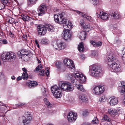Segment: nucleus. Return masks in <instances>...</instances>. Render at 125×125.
Masks as SVG:
<instances>
[{"mask_svg": "<svg viewBox=\"0 0 125 125\" xmlns=\"http://www.w3.org/2000/svg\"><path fill=\"white\" fill-rule=\"evenodd\" d=\"M25 105V103H20L18 104H16V107L17 108L19 107H22V106Z\"/></svg>", "mask_w": 125, "mask_h": 125, "instance_id": "obj_36", "label": "nucleus"}, {"mask_svg": "<svg viewBox=\"0 0 125 125\" xmlns=\"http://www.w3.org/2000/svg\"><path fill=\"white\" fill-rule=\"evenodd\" d=\"M15 58V54L11 52H7L5 54H2L1 56V59L4 61H6L7 60L9 61L14 60Z\"/></svg>", "mask_w": 125, "mask_h": 125, "instance_id": "obj_6", "label": "nucleus"}, {"mask_svg": "<svg viewBox=\"0 0 125 125\" xmlns=\"http://www.w3.org/2000/svg\"><path fill=\"white\" fill-rule=\"evenodd\" d=\"M43 100L44 103L48 107H51V104H50L49 102L46 98H44Z\"/></svg>", "mask_w": 125, "mask_h": 125, "instance_id": "obj_30", "label": "nucleus"}, {"mask_svg": "<svg viewBox=\"0 0 125 125\" xmlns=\"http://www.w3.org/2000/svg\"><path fill=\"white\" fill-rule=\"evenodd\" d=\"M118 103L117 98L115 96L111 97L110 102V104L111 105H114Z\"/></svg>", "mask_w": 125, "mask_h": 125, "instance_id": "obj_15", "label": "nucleus"}, {"mask_svg": "<svg viewBox=\"0 0 125 125\" xmlns=\"http://www.w3.org/2000/svg\"><path fill=\"white\" fill-rule=\"evenodd\" d=\"M90 70L91 75L94 77L100 75L102 71L101 68L97 65H93Z\"/></svg>", "mask_w": 125, "mask_h": 125, "instance_id": "obj_7", "label": "nucleus"}, {"mask_svg": "<svg viewBox=\"0 0 125 125\" xmlns=\"http://www.w3.org/2000/svg\"><path fill=\"white\" fill-rule=\"evenodd\" d=\"M22 79H23V78H22V76L21 77L20 76L18 77L17 78V81H19V80H21Z\"/></svg>", "mask_w": 125, "mask_h": 125, "instance_id": "obj_49", "label": "nucleus"}, {"mask_svg": "<svg viewBox=\"0 0 125 125\" xmlns=\"http://www.w3.org/2000/svg\"><path fill=\"white\" fill-rule=\"evenodd\" d=\"M46 75L47 76H48V75L49 74V72L48 70H47V72L46 73Z\"/></svg>", "mask_w": 125, "mask_h": 125, "instance_id": "obj_55", "label": "nucleus"}, {"mask_svg": "<svg viewBox=\"0 0 125 125\" xmlns=\"http://www.w3.org/2000/svg\"><path fill=\"white\" fill-rule=\"evenodd\" d=\"M111 15L113 18L115 19H119L120 17V15L119 12H115L111 14Z\"/></svg>", "mask_w": 125, "mask_h": 125, "instance_id": "obj_21", "label": "nucleus"}, {"mask_svg": "<svg viewBox=\"0 0 125 125\" xmlns=\"http://www.w3.org/2000/svg\"><path fill=\"white\" fill-rule=\"evenodd\" d=\"M63 63L70 70L73 71L75 70V68L74 64L72 61L69 59H65L63 61Z\"/></svg>", "mask_w": 125, "mask_h": 125, "instance_id": "obj_8", "label": "nucleus"}, {"mask_svg": "<svg viewBox=\"0 0 125 125\" xmlns=\"http://www.w3.org/2000/svg\"><path fill=\"white\" fill-rule=\"evenodd\" d=\"M80 100L81 102H86L88 99L86 96L84 95H82L79 96Z\"/></svg>", "mask_w": 125, "mask_h": 125, "instance_id": "obj_20", "label": "nucleus"}, {"mask_svg": "<svg viewBox=\"0 0 125 125\" xmlns=\"http://www.w3.org/2000/svg\"><path fill=\"white\" fill-rule=\"evenodd\" d=\"M2 42L3 44H6L8 43L7 41L5 39H3L2 40H0V42Z\"/></svg>", "mask_w": 125, "mask_h": 125, "instance_id": "obj_40", "label": "nucleus"}, {"mask_svg": "<svg viewBox=\"0 0 125 125\" xmlns=\"http://www.w3.org/2000/svg\"><path fill=\"white\" fill-rule=\"evenodd\" d=\"M23 71L24 72V73H27L28 72L27 70L25 68H23L22 69Z\"/></svg>", "mask_w": 125, "mask_h": 125, "instance_id": "obj_50", "label": "nucleus"}, {"mask_svg": "<svg viewBox=\"0 0 125 125\" xmlns=\"http://www.w3.org/2000/svg\"><path fill=\"white\" fill-rule=\"evenodd\" d=\"M97 53V52L96 51H93L92 52L91 54L93 56H95L96 55Z\"/></svg>", "mask_w": 125, "mask_h": 125, "instance_id": "obj_44", "label": "nucleus"}, {"mask_svg": "<svg viewBox=\"0 0 125 125\" xmlns=\"http://www.w3.org/2000/svg\"><path fill=\"white\" fill-rule=\"evenodd\" d=\"M45 27L46 29H47L48 30L50 31L53 30L54 28V27L52 25L49 24L46 25Z\"/></svg>", "mask_w": 125, "mask_h": 125, "instance_id": "obj_29", "label": "nucleus"}, {"mask_svg": "<svg viewBox=\"0 0 125 125\" xmlns=\"http://www.w3.org/2000/svg\"><path fill=\"white\" fill-rule=\"evenodd\" d=\"M47 29L45 26L42 25H39L38 26L37 31L39 35L41 36L44 35L46 32Z\"/></svg>", "mask_w": 125, "mask_h": 125, "instance_id": "obj_10", "label": "nucleus"}, {"mask_svg": "<svg viewBox=\"0 0 125 125\" xmlns=\"http://www.w3.org/2000/svg\"><path fill=\"white\" fill-rule=\"evenodd\" d=\"M63 12L58 15H54V20L56 22H58L60 24H62L63 27L64 29L71 28H72V24L68 20L63 18ZM62 36L63 38L65 40L70 39L71 36V34L69 30L65 29L63 31Z\"/></svg>", "mask_w": 125, "mask_h": 125, "instance_id": "obj_1", "label": "nucleus"}, {"mask_svg": "<svg viewBox=\"0 0 125 125\" xmlns=\"http://www.w3.org/2000/svg\"><path fill=\"white\" fill-rule=\"evenodd\" d=\"M2 3L4 5H6L8 2V0H0Z\"/></svg>", "mask_w": 125, "mask_h": 125, "instance_id": "obj_38", "label": "nucleus"}, {"mask_svg": "<svg viewBox=\"0 0 125 125\" xmlns=\"http://www.w3.org/2000/svg\"><path fill=\"white\" fill-rule=\"evenodd\" d=\"M8 22L9 23L11 24H15L18 22V20L11 17H10L9 18Z\"/></svg>", "mask_w": 125, "mask_h": 125, "instance_id": "obj_22", "label": "nucleus"}, {"mask_svg": "<svg viewBox=\"0 0 125 125\" xmlns=\"http://www.w3.org/2000/svg\"><path fill=\"white\" fill-rule=\"evenodd\" d=\"M83 27L84 29H89L90 31L92 29V27L89 24L85 25L83 26Z\"/></svg>", "mask_w": 125, "mask_h": 125, "instance_id": "obj_32", "label": "nucleus"}, {"mask_svg": "<svg viewBox=\"0 0 125 125\" xmlns=\"http://www.w3.org/2000/svg\"><path fill=\"white\" fill-rule=\"evenodd\" d=\"M1 62L0 61V65L1 64Z\"/></svg>", "mask_w": 125, "mask_h": 125, "instance_id": "obj_63", "label": "nucleus"}, {"mask_svg": "<svg viewBox=\"0 0 125 125\" xmlns=\"http://www.w3.org/2000/svg\"><path fill=\"white\" fill-rule=\"evenodd\" d=\"M37 60H38V62L39 63H41V61H40V60H39L38 59H37Z\"/></svg>", "mask_w": 125, "mask_h": 125, "instance_id": "obj_61", "label": "nucleus"}, {"mask_svg": "<svg viewBox=\"0 0 125 125\" xmlns=\"http://www.w3.org/2000/svg\"><path fill=\"white\" fill-rule=\"evenodd\" d=\"M21 17L22 19L24 21H28L30 20L31 18L27 15L22 14Z\"/></svg>", "mask_w": 125, "mask_h": 125, "instance_id": "obj_27", "label": "nucleus"}, {"mask_svg": "<svg viewBox=\"0 0 125 125\" xmlns=\"http://www.w3.org/2000/svg\"><path fill=\"white\" fill-rule=\"evenodd\" d=\"M121 86H120L121 89V93H124L125 92V82H121Z\"/></svg>", "mask_w": 125, "mask_h": 125, "instance_id": "obj_25", "label": "nucleus"}, {"mask_svg": "<svg viewBox=\"0 0 125 125\" xmlns=\"http://www.w3.org/2000/svg\"><path fill=\"white\" fill-rule=\"evenodd\" d=\"M52 125V124H49V125Z\"/></svg>", "mask_w": 125, "mask_h": 125, "instance_id": "obj_64", "label": "nucleus"}, {"mask_svg": "<svg viewBox=\"0 0 125 125\" xmlns=\"http://www.w3.org/2000/svg\"><path fill=\"white\" fill-rule=\"evenodd\" d=\"M3 76V74L1 73H0V77H1Z\"/></svg>", "mask_w": 125, "mask_h": 125, "instance_id": "obj_60", "label": "nucleus"}, {"mask_svg": "<svg viewBox=\"0 0 125 125\" xmlns=\"http://www.w3.org/2000/svg\"><path fill=\"white\" fill-rule=\"evenodd\" d=\"M22 55L23 56L26 55L27 56V54H26L27 53V51H25L24 50H21Z\"/></svg>", "mask_w": 125, "mask_h": 125, "instance_id": "obj_42", "label": "nucleus"}, {"mask_svg": "<svg viewBox=\"0 0 125 125\" xmlns=\"http://www.w3.org/2000/svg\"><path fill=\"white\" fill-rule=\"evenodd\" d=\"M9 35L12 38L14 36V35L13 33L11 31H10L9 32Z\"/></svg>", "mask_w": 125, "mask_h": 125, "instance_id": "obj_46", "label": "nucleus"}, {"mask_svg": "<svg viewBox=\"0 0 125 125\" xmlns=\"http://www.w3.org/2000/svg\"><path fill=\"white\" fill-rule=\"evenodd\" d=\"M80 57L82 59H85V56L83 54H81L80 55Z\"/></svg>", "mask_w": 125, "mask_h": 125, "instance_id": "obj_45", "label": "nucleus"}, {"mask_svg": "<svg viewBox=\"0 0 125 125\" xmlns=\"http://www.w3.org/2000/svg\"><path fill=\"white\" fill-rule=\"evenodd\" d=\"M43 96L44 97H45V96H47V94L46 93V91L45 90H44V92H43Z\"/></svg>", "mask_w": 125, "mask_h": 125, "instance_id": "obj_52", "label": "nucleus"}, {"mask_svg": "<svg viewBox=\"0 0 125 125\" xmlns=\"http://www.w3.org/2000/svg\"><path fill=\"white\" fill-rule=\"evenodd\" d=\"M23 38H25V40H26L27 39V36L26 35H24Z\"/></svg>", "mask_w": 125, "mask_h": 125, "instance_id": "obj_58", "label": "nucleus"}, {"mask_svg": "<svg viewBox=\"0 0 125 125\" xmlns=\"http://www.w3.org/2000/svg\"><path fill=\"white\" fill-rule=\"evenodd\" d=\"M60 62H57L56 63V65L57 66V67L58 68H59L60 67V66L59 65V64H60Z\"/></svg>", "mask_w": 125, "mask_h": 125, "instance_id": "obj_51", "label": "nucleus"}, {"mask_svg": "<svg viewBox=\"0 0 125 125\" xmlns=\"http://www.w3.org/2000/svg\"><path fill=\"white\" fill-rule=\"evenodd\" d=\"M21 50L18 51L17 52V54L18 55L21 56H22Z\"/></svg>", "mask_w": 125, "mask_h": 125, "instance_id": "obj_48", "label": "nucleus"}, {"mask_svg": "<svg viewBox=\"0 0 125 125\" xmlns=\"http://www.w3.org/2000/svg\"><path fill=\"white\" fill-rule=\"evenodd\" d=\"M15 2H16L17 0H14Z\"/></svg>", "mask_w": 125, "mask_h": 125, "instance_id": "obj_62", "label": "nucleus"}, {"mask_svg": "<svg viewBox=\"0 0 125 125\" xmlns=\"http://www.w3.org/2000/svg\"><path fill=\"white\" fill-rule=\"evenodd\" d=\"M86 32L85 31H83L78 33V35L79 38L81 40H84L85 39V35Z\"/></svg>", "mask_w": 125, "mask_h": 125, "instance_id": "obj_19", "label": "nucleus"}, {"mask_svg": "<svg viewBox=\"0 0 125 125\" xmlns=\"http://www.w3.org/2000/svg\"><path fill=\"white\" fill-rule=\"evenodd\" d=\"M75 86L78 90L82 92H84L85 89L83 88V85L81 84H76Z\"/></svg>", "mask_w": 125, "mask_h": 125, "instance_id": "obj_23", "label": "nucleus"}, {"mask_svg": "<svg viewBox=\"0 0 125 125\" xmlns=\"http://www.w3.org/2000/svg\"><path fill=\"white\" fill-rule=\"evenodd\" d=\"M78 50L81 52H83L84 49L83 45V43L81 42L78 45Z\"/></svg>", "mask_w": 125, "mask_h": 125, "instance_id": "obj_26", "label": "nucleus"}, {"mask_svg": "<svg viewBox=\"0 0 125 125\" xmlns=\"http://www.w3.org/2000/svg\"><path fill=\"white\" fill-rule=\"evenodd\" d=\"M35 44H36V45H37V47L39 48V44H38V42L37 41V40H35Z\"/></svg>", "mask_w": 125, "mask_h": 125, "instance_id": "obj_53", "label": "nucleus"}, {"mask_svg": "<svg viewBox=\"0 0 125 125\" xmlns=\"http://www.w3.org/2000/svg\"><path fill=\"white\" fill-rule=\"evenodd\" d=\"M104 90L103 86L99 85L94 87L93 89V91L95 94L98 95L103 93Z\"/></svg>", "mask_w": 125, "mask_h": 125, "instance_id": "obj_9", "label": "nucleus"}, {"mask_svg": "<svg viewBox=\"0 0 125 125\" xmlns=\"http://www.w3.org/2000/svg\"><path fill=\"white\" fill-rule=\"evenodd\" d=\"M92 123L93 124H97L98 123V121L96 117L94 118V119L92 120Z\"/></svg>", "mask_w": 125, "mask_h": 125, "instance_id": "obj_37", "label": "nucleus"}, {"mask_svg": "<svg viewBox=\"0 0 125 125\" xmlns=\"http://www.w3.org/2000/svg\"><path fill=\"white\" fill-rule=\"evenodd\" d=\"M77 114L72 112H70L67 116L68 120L71 122H73L77 118Z\"/></svg>", "mask_w": 125, "mask_h": 125, "instance_id": "obj_12", "label": "nucleus"}, {"mask_svg": "<svg viewBox=\"0 0 125 125\" xmlns=\"http://www.w3.org/2000/svg\"><path fill=\"white\" fill-rule=\"evenodd\" d=\"M59 87L54 85L52 87L51 91L54 96L59 98L62 95L61 92L59 90L61 89L62 91L67 92L72 91L74 90L73 86L71 84H68L66 82H60L59 83Z\"/></svg>", "mask_w": 125, "mask_h": 125, "instance_id": "obj_2", "label": "nucleus"}, {"mask_svg": "<svg viewBox=\"0 0 125 125\" xmlns=\"http://www.w3.org/2000/svg\"><path fill=\"white\" fill-rule=\"evenodd\" d=\"M76 12L77 13L82 15V16L86 18L87 20L90 21H93V19L91 16H87L85 14L83 13L82 12L79 11H76Z\"/></svg>", "mask_w": 125, "mask_h": 125, "instance_id": "obj_16", "label": "nucleus"}, {"mask_svg": "<svg viewBox=\"0 0 125 125\" xmlns=\"http://www.w3.org/2000/svg\"><path fill=\"white\" fill-rule=\"evenodd\" d=\"M82 125H91L89 123L87 122H85L83 123Z\"/></svg>", "mask_w": 125, "mask_h": 125, "instance_id": "obj_54", "label": "nucleus"}, {"mask_svg": "<svg viewBox=\"0 0 125 125\" xmlns=\"http://www.w3.org/2000/svg\"><path fill=\"white\" fill-rule=\"evenodd\" d=\"M46 6L45 4L43 3L41 4L38 9V15L39 16H42L44 14L45 10H46Z\"/></svg>", "mask_w": 125, "mask_h": 125, "instance_id": "obj_13", "label": "nucleus"}, {"mask_svg": "<svg viewBox=\"0 0 125 125\" xmlns=\"http://www.w3.org/2000/svg\"><path fill=\"white\" fill-rule=\"evenodd\" d=\"M101 120L102 122H110L111 121L109 117L106 115H104L102 119Z\"/></svg>", "mask_w": 125, "mask_h": 125, "instance_id": "obj_28", "label": "nucleus"}, {"mask_svg": "<svg viewBox=\"0 0 125 125\" xmlns=\"http://www.w3.org/2000/svg\"><path fill=\"white\" fill-rule=\"evenodd\" d=\"M96 14H97V17H100L103 20H105L108 18V14L101 11L99 9L97 10Z\"/></svg>", "mask_w": 125, "mask_h": 125, "instance_id": "obj_11", "label": "nucleus"}, {"mask_svg": "<svg viewBox=\"0 0 125 125\" xmlns=\"http://www.w3.org/2000/svg\"><path fill=\"white\" fill-rule=\"evenodd\" d=\"M26 84L30 88L34 87L38 85L37 82L34 81H28L27 82Z\"/></svg>", "mask_w": 125, "mask_h": 125, "instance_id": "obj_14", "label": "nucleus"}, {"mask_svg": "<svg viewBox=\"0 0 125 125\" xmlns=\"http://www.w3.org/2000/svg\"><path fill=\"white\" fill-rule=\"evenodd\" d=\"M26 116H23L21 118H19L18 120L19 122L21 121V120H22V122L24 125H28L31 122L32 120V117L31 114L29 112H26Z\"/></svg>", "mask_w": 125, "mask_h": 125, "instance_id": "obj_5", "label": "nucleus"}, {"mask_svg": "<svg viewBox=\"0 0 125 125\" xmlns=\"http://www.w3.org/2000/svg\"><path fill=\"white\" fill-rule=\"evenodd\" d=\"M68 78L71 80V82L74 83L76 80L82 83H84L86 81V77L83 74L79 72H76L72 74L69 75Z\"/></svg>", "mask_w": 125, "mask_h": 125, "instance_id": "obj_4", "label": "nucleus"}, {"mask_svg": "<svg viewBox=\"0 0 125 125\" xmlns=\"http://www.w3.org/2000/svg\"><path fill=\"white\" fill-rule=\"evenodd\" d=\"M108 112L110 114L114 115H116L118 114L117 110L112 108L108 110Z\"/></svg>", "mask_w": 125, "mask_h": 125, "instance_id": "obj_24", "label": "nucleus"}, {"mask_svg": "<svg viewBox=\"0 0 125 125\" xmlns=\"http://www.w3.org/2000/svg\"><path fill=\"white\" fill-rule=\"evenodd\" d=\"M41 43L44 44H47L48 43V39H43L41 40Z\"/></svg>", "mask_w": 125, "mask_h": 125, "instance_id": "obj_33", "label": "nucleus"}, {"mask_svg": "<svg viewBox=\"0 0 125 125\" xmlns=\"http://www.w3.org/2000/svg\"><path fill=\"white\" fill-rule=\"evenodd\" d=\"M32 4H34L36 3L38 0H28Z\"/></svg>", "mask_w": 125, "mask_h": 125, "instance_id": "obj_43", "label": "nucleus"}, {"mask_svg": "<svg viewBox=\"0 0 125 125\" xmlns=\"http://www.w3.org/2000/svg\"><path fill=\"white\" fill-rule=\"evenodd\" d=\"M80 23L81 25H83L84 24V20H81Z\"/></svg>", "mask_w": 125, "mask_h": 125, "instance_id": "obj_47", "label": "nucleus"}, {"mask_svg": "<svg viewBox=\"0 0 125 125\" xmlns=\"http://www.w3.org/2000/svg\"><path fill=\"white\" fill-rule=\"evenodd\" d=\"M106 99V98L104 96H102L99 99V101L101 102H103L105 101Z\"/></svg>", "mask_w": 125, "mask_h": 125, "instance_id": "obj_35", "label": "nucleus"}, {"mask_svg": "<svg viewBox=\"0 0 125 125\" xmlns=\"http://www.w3.org/2000/svg\"><path fill=\"white\" fill-rule=\"evenodd\" d=\"M40 74L42 76H44L45 73V72L44 70H42L40 71Z\"/></svg>", "mask_w": 125, "mask_h": 125, "instance_id": "obj_41", "label": "nucleus"}, {"mask_svg": "<svg viewBox=\"0 0 125 125\" xmlns=\"http://www.w3.org/2000/svg\"><path fill=\"white\" fill-rule=\"evenodd\" d=\"M22 76L23 79H27L28 78V75L27 73H23Z\"/></svg>", "mask_w": 125, "mask_h": 125, "instance_id": "obj_31", "label": "nucleus"}, {"mask_svg": "<svg viewBox=\"0 0 125 125\" xmlns=\"http://www.w3.org/2000/svg\"><path fill=\"white\" fill-rule=\"evenodd\" d=\"M11 79L12 80H15V76H11Z\"/></svg>", "mask_w": 125, "mask_h": 125, "instance_id": "obj_56", "label": "nucleus"}, {"mask_svg": "<svg viewBox=\"0 0 125 125\" xmlns=\"http://www.w3.org/2000/svg\"><path fill=\"white\" fill-rule=\"evenodd\" d=\"M91 2L94 5H97L99 3L98 0H91Z\"/></svg>", "mask_w": 125, "mask_h": 125, "instance_id": "obj_34", "label": "nucleus"}, {"mask_svg": "<svg viewBox=\"0 0 125 125\" xmlns=\"http://www.w3.org/2000/svg\"><path fill=\"white\" fill-rule=\"evenodd\" d=\"M123 103L124 104H125V94H124V99Z\"/></svg>", "mask_w": 125, "mask_h": 125, "instance_id": "obj_59", "label": "nucleus"}, {"mask_svg": "<svg viewBox=\"0 0 125 125\" xmlns=\"http://www.w3.org/2000/svg\"><path fill=\"white\" fill-rule=\"evenodd\" d=\"M57 46L58 48H56V50H60L64 49L66 46V44L65 43L63 42H61L60 43L57 44Z\"/></svg>", "mask_w": 125, "mask_h": 125, "instance_id": "obj_18", "label": "nucleus"}, {"mask_svg": "<svg viewBox=\"0 0 125 125\" xmlns=\"http://www.w3.org/2000/svg\"><path fill=\"white\" fill-rule=\"evenodd\" d=\"M90 43L94 47H98L101 46L102 44V42H96L93 40L90 41Z\"/></svg>", "mask_w": 125, "mask_h": 125, "instance_id": "obj_17", "label": "nucleus"}, {"mask_svg": "<svg viewBox=\"0 0 125 125\" xmlns=\"http://www.w3.org/2000/svg\"><path fill=\"white\" fill-rule=\"evenodd\" d=\"M42 66H41V64L39 65L36 68V71H38L39 70H40L42 68Z\"/></svg>", "mask_w": 125, "mask_h": 125, "instance_id": "obj_39", "label": "nucleus"}, {"mask_svg": "<svg viewBox=\"0 0 125 125\" xmlns=\"http://www.w3.org/2000/svg\"><path fill=\"white\" fill-rule=\"evenodd\" d=\"M61 72H64L65 71V68H64V69H62V68L61 69Z\"/></svg>", "mask_w": 125, "mask_h": 125, "instance_id": "obj_57", "label": "nucleus"}, {"mask_svg": "<svg viewBox=\"0 0 125 125\" xmlns=\"http://www.w3.org/2000/svg\"><path fill=\"white\" fill-rule=\"evenodd\" d=\"M116 58L113 57L112 54H110L108 56L107 60L108 64L109 66L111 68L112 72L115 73L120 72L122 71L121 66L119 64H117L115 62H113Z\"/></svg>", "mask_w": 125, "mask_h": 125, "instance_id": "obj_3", "label": "nucleus"}]
</instances>
